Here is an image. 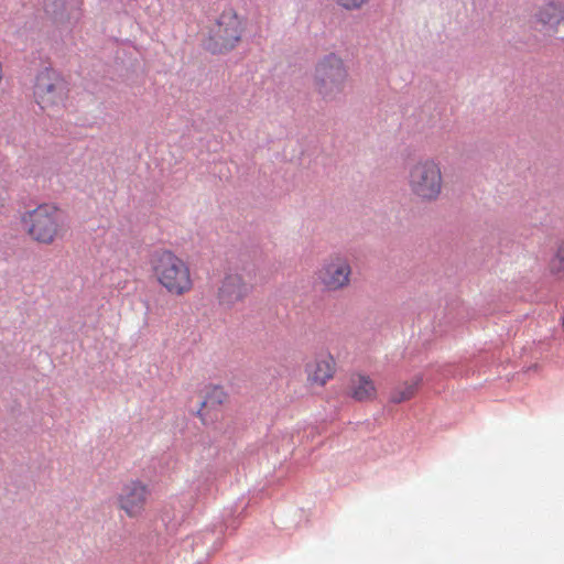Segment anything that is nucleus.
<instances>
[{
  "instance_id": "nucleus-6",
  "label": "nucleus",
  "mask_w": 564,
  "mask_h": 564,
  "mask_svg": "<svg viewBox=\"0 0 564 564\" xmlns=\"http://www.w3.org/2000/svg\"><path fill=\"white\" fill-rule=\"evenodd\" d=\"M530 25L545 40L564 41V3L546 1L535 7Z\"/></svg>"
},
{
  "instance_id": "nucleus-15",
  "label": "nucleus",
  "mask_w": 564,
  "mask_h": 564,
  "mask_svg": "<svg viewBox=\"0 0 564 564\" xmlns=\"http://www.w3.org/2000/svg\"><path fill=\"white\" fill-rule=\"evenodd\" d=\"M550 272L558 278H564V241L557 243L553 257L549 263Z\"/></svg>"
},
{
  "instance_id": "nucleus-4",
  "label": "nucleus",
  "mask_w": 564,
  "mask_h": 564,
  "mask_svg": "<svg viewBox=\"0 0 564 564\" xmlns=\"http://www.w3.org/2000/svg\"><path fill=\"white\" fill-rule=\"evenodd\" d=\"M408 186L420 202H436L443 192L444 177L441 165L433 159L420 160L410 167Z\"/></svg>"
},
{
  "instance_id": "nucleus-10",
  "label": "nucleus",
  "mask_w": 564,
  "mask_h": 564,
  "mask_svg": "<svg viewBox=\"0 0 564 564\" xmlns=\"http://www.w3.org/2000/svg\"><path fill=\"white\" fill-rule=\"evenodd\" d=\"M304 371L306 381L311 387L322 388L334 379L337 371V364L329 351L323 350L316 352L314 357L305 364Z\"/></svg>"
},
{
  "instance_id": "nucleus-8",
  "label": "nucleus",
  "mask_w": 564,
  "mask_h": 564,
  "mask_svg": "<svg viewBox=\"0 0 564 564\" xmlns=\"http://www.w3.org/2000/svg\"><path fill=\"white\" fill-rule=\"evenodd\" d=\"M150 496V489L141 480L124 482L117 496V506L130 519L140 518L144 511Z\"/></svg>"
},
{
  "instance_id": "nucleus-12",
  "label": "nucleus",
  "mask_w": 564,
  "mask_h": 564,
  "mask_svg": "<svg viewBox=\"0 0 564 564\" xmlns=\"http://www.w3.org/2000/svg\"><path fill=\"white\" fill-rule=\"evenodd\" d=\"M249 293V286L242 275L227 274L218 289L217 300L225 307H232L242 302Z\"/></svg>"
},
{
  "instance_id": "nucleus-7",
  "label": "nucleus",
  "mask_w": 564,
  "mask_h": 564,
  "mask_svg": "<svg viewBox=\"0 0 564 564\" xmlns=\"http://www.w3.org/2000/svg\"><path fill=\"white\" fill-rule=\"evenodd\" d=\"M352 269L347 257L335 253L324 260L316 272V279L324 290L341 291L350 284Z\"/></svg>"
},
{
  "instance_id": "nucleus-16",
  "label": "nucleus",
  "mask_w": 564,
  "mask_h": 564,
  "mask_svg": "<svg viewBox=\"0 0 564 564\" xmlns=\"http://www.w3.org/2000/svg\"><path fill=\"white\" fill-rule=\"evenodd\" d=\"M341 10L354 12L360 11L370 4L372 0H333Z\"/></svg>"
},
{
  "instance_id": "nucleus-13",
  "label": "nucleus",
  "mask_w": 564,
  "mask_h": 564,
  "mask_svg": "<svg viewBox=\"0 0 564 564\" xmlns=\"http://www.w3.org/2000/svg\"><path fill=\"white\" fill-rule=\"evenodd\" d=\"M349 391L356 401H371L377 397V388L372 379L364 373H354L349 379Z\"/></svg>"
},
{
  "instance_id": "nucleus-11",
  "label": "nucleus",
  "mask_w": 564,
  "mask_h": 564,
  "mask_svg": "<svg viewBox=\"0 0 564 564\" xmlns=\"http://www.w3.org/2000/svg\"><path fill=\"white\" fill-rule=\"evenodd\" d=\"M227 401L228 393L224 387L218 384L206 386L197 416L205 425L214 423L218 420V408L224 405Z\"/></svg>"
},
{
  "instance_id": "nucleus-3",
  "label": "nucleus",
  "mask_w": 564,
  "mask_h": 564,
  "mask_svg": "<svg viewBox=\"0 0 564 564\" xmlns=\"http://www.w3.org/2000/svg\"><path fill=\"white\" fill-rule=\"evenodd\" d=\"M245 29V19L235 9H225L208 30L206 50L213 54H226L235 50L242 40Z\"/></svg>"
},
{
  "instance_id": "nucleus-2",
  "label": "nucleus",
  "mask_w": 564,
  "mask_h": 564,
  "mask_svg": "<svg viewBox=\"0 0 564 564\" xmlns=\"http://www.w3.org/2000/svg\"><path fill=\"white\" fill-rule=\"evenodd\" d=\"M20 221L29 238L39 245L51 246L62 239L66 231L62 212L50 204L24 212Z\"/></svg>"
},
{
  "instance_id": "nucleus-14",
  "label": "nucleus",
  "mask_w": 564,
  "mask_h": 564,
  "mask_svg": "<svg viewBox=\"0 0 564 564\" xmlns=\"http://www.w3.org/2000/svg\"><path fill=\"white\" fill-rule=\"evenodd\" d=\"M422 383V377H415L411 381H406L399 387L394 388L390 395V401L393 403H402L412 399Z\"/></svg>"
},
{
  "instance_id": "nucleus-1",
  "label": "nucleus",
  "mask_w": 564,
  "mask_h": 564,
  "mask_svg": "<svg viewBox=\"0 0 564 564\" xmlns=\"http://www.w3.org/2000/svg\"><path fill=\"white\" fill-rule=\"evenodd\" d=\"M150 269L155 282L172 296H184L194 289L189 264L171 250L156 252Z\"/></svg>"
},
{
  "instance_id": "nucleus-9",
  "label": "nucleus",
  "mask_w": 564,
  "mask_h": 564,
  "mask_svg": "<svg viewBox=\"0 0 564 564\" xmlns=\"http://www.w3.org/2000/svg\"><path fill=\"white\" fill-rule=\"evenodd\" d=\"M34 95L42 109L51 108L63 100V80L54 70L45 68L36 77Z\"/></svg>"
},
{
  "instance_id": "nucleus-5",
  "label": "nucleus",
  "mask_w": 564,
  "mask_h": 564,
  "mask_svg": "<svg viewBox=\"0 0 564 564\" xmlns=\"http://www.w3.org/2000/svg\"><path fill=\"white\" fill-rule=\"evenodd\" d=\"M348 85V72L343 59L334 53L324 56L315 66L314 89L324 100L338 98Z\"/></svg>"
}]
</instances>
